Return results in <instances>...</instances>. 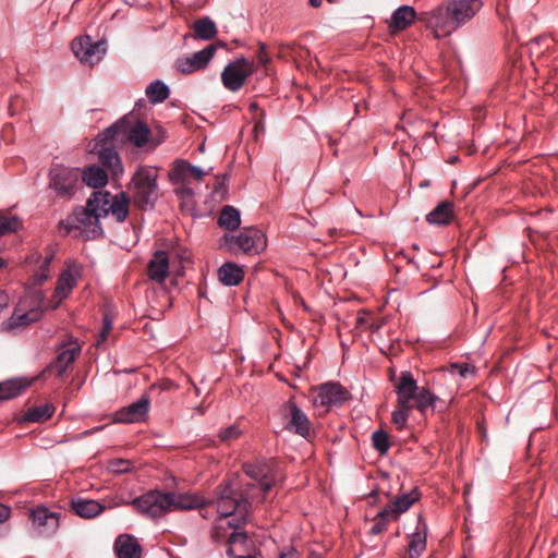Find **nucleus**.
Segmentation results:
<instances>
[{
  "label": "nucleus",
  "instance_id": "1",
  "mask_svg": "<svg viewBox=\"0 0 558 558\" xmlns=\"http://www.w3.org/2000/svg\"><path fill=\"white\" fill-rule=\"evenodd\" d=\"M482 7V0H451L445 5L421 12L418 21L432 29L436 38H445L468 24Z\"/></svg>",
  "mask_w": 558,
  "mask_h": 558
},
{
  "label": "nucleus",
  "instance_id": "2",
  "mask_svg": "<svg viewBox=\"0 0 558 558\" xmlns=\"http://www.w3.org/2000/svg\"><path fill=\"white\" fill-rule=\"evenodd\" d=\"M255 500L254 494L244 490L241 498L234 497V489L231 483L217 487V512L219 517L215 520V538H220L219 530L226 527L240 529L244 526L251 511V502Z\"/></svg>",
  "mask_w": 558,
  "mask_h": 558
},
{
  "label": "nucleus",
  "instance_id": "3",
  "mask_svg": "<svg viewBox=\"0 0 558 558\" xmlns=\"http://www.w3.org/2000/svg\"><path fill=\"white\" fill-rule=\"evenodd\" d=\"M107 194L102 191H95L88 197L84 208H78L72 217L59 222V228H63L66 233L74 229L80 230L84 240H92L104 234L100 219L106 218L105 209L99 206L108 204Z\"/></svg>",
  "mask_w": 558,
  "mask_h": 558
},
{
  "label": "nucleus",
  "instance_id": "4",
  "mask_svg": "<svg viewBox=\"0 0 558 558\" xmlns=\"http://www.w3.org/2000/svg\"><path fill=\"white\" fill-rule=\"evenodd\" d=\"M157 170L149 166L140 167L133 174V199L140 208L154 206L157 199Z\"/></svg>",
  "mask_w": 558,
  "mask_h": 558
},
{
  "label": "nucleus",
  "instance_id": "5",
  "mask_svg": "<svg viewBox=\"0 0 558 558\" xmlns=\"http://www.w3.org/2000/svg\"><path fill=\"white\" fill-rule=\"evenodd\" d=\"M49 187L59 198L70 201L80 186L81 169L76 167L53 166L48 174Z\"/></svg>",
  "mask_w": 558,
  "mask_h": 558
},
{
  "label": "nucleus",
  "instance_id": "6",
  "mask_svg": "<svg viewBox=\"0 0 558 558\" xmlns=\"http://www.w3.org/2000/svg\"><path fill=\"white\" fill-rule=\"evenodd\" d=\"M222 239L229 251L234 253L258 254L267 245L264 233L254 227L243 228L238 235L226 233Z\"/></svg>",
  "mask_w": 558,
  "mask_h": 558
},
{
  "label": "nucleus",
  "instance_id": "7",
  "mask_svg": "<svg viewBox=\"0 0 558 558\" xmlns=\"http://www.w3.org/2000/svg\"><path fill=\"white\" fill-rule=\"evenodd\" d=\"M150 131L146 123L137 121L131 124L125 118L120 119L105 130V137L110 136L113 141L123 142L128 138L136 147H143L149 137Z\"/></svg>",
  "mask_w": 558,
  "mask_h": 558
},
{
  "label": "nucleus",
  "instance_id": "8",
  "mask_svg": "<svg viewBox=\"0 0 558 558\" xmlns=\"http://www.w3.org/2000/svg\"><path fill=\"white\" fill-rule=\"evenodd\" d=\"M169 498L168 492L149 490L135 498L133 505L140 513L156 519L171 512Z\"/></svg>",
  "mask_w": 558,
  "mask_h": 558
},
{
  "label": "nucleus",
  "instance_id": "9",
  "mask_svg": "<svg viewBox=\"0 0 558 558\" xmlns=\"http://www.w3.org/2000/svg\"><path fill=\"white\" fill-rule=\"evenodd\" d=\"M119 141H113L110 136L105 137V131L98 134L93 151L97 154L100 163L108 168L116 177L123 173V166L117 151Z\"/></svg>",
  "mask_w": 558,
  "mask_h": 558
},
{
  "label": "nucleus",
  "instance_id": "10",
  "mask_svg": "<svg viewBox=\"0 0 558 558\" xmlns=\"http://www.w3.org/2000/svg\"><path fill=\"white\" fill-rule=\"evenodd\" d=\"M243 471L252 480V483L246 484L245 490L254 494L257 502L263 501L272 486V480L268 477V466L263 462L245 463Z\"/></svg>",
  "mask_w": 558,
  "mask_h": 558
},
{
  "label": "nucleus",
  "instance_id": "11",
  "mask_svg": "<svg viewBox=\"0 0 558 558\" xmlns=\"http://www.w3.org/2000/svg\"><path fill=\"white\" fill-rule=\"evenodd\" d=\"M253 73V64L244 57L228 63L221 72V82L230 92H238Z\"/></svg>",
  "mask_w": 558,
  "mask_h": 558
},
{
  "label": "nucleus",
  "instance_id": "12",
  "mask_svg": "<svg viewBox=\"0 0 558 558\" xmlns=\"http://www.w3.org/2000/svg\"><path fill=\"white\" fill-rule=\"evenodd\" d=\"M350 398L351 393L341 384L329 381L317 387L314 404L323 408L338 407Z\"/></svg>",
  "mask_w": 558,
  "mask_h": 558
},
{
  "label": "nucleus",
  "instance_id": "13",
  "mask_svg": "<svg viewBox=\"0 0 558 558\" xmlns=\"http://www.w3.org/2000/svg\"><path fill=\"white\" fill-rule=\"evenodd\" d=\"M82 347L77 339L71 337L68 341L62 342L57 351L56 360L48 366V371L53 373L57 377H61L65 374L69 365H71L78 354L81 353Z\"/></svg>",
  "mask_w": 558,
  "mask_h": 558
},
{
  "label": "nucleus",
  "instance_id": "14",
  "mask_svg": "<svg viewBox=\"0 0 558 558\" xmlns=\"http://www.w3.org/2000/svg\"><path fill=\"white\" fill-rule=\"evenodd\" d=\"M104 45L105 43H95L88 35H85L72 41V51L81 62L92 65L100 61L106 53Z\"/></svg>",
  "mask_w": 558,
  "mask_h": 558
},
{
  "label": "nucleus",
  "instance_id": "15",
  "mask_svg": "<svg viewBox=\"0 0 558 558\" xmlns=\"http://www.w3.org/2000/svg\"><path fill=\"white\" fill-rule=\"evenodd\" d=\"M216 47L209 45L202 50H198L191 56H183L175 60V69L183 74H191L207 68L214 56L216 54Z\"/></svg>",
  "mask_w": 558,
  "mask_h": 558
},
{
  "label": "nucleus",
  "instance_id": "16",
  "mask_svg": "<svg viewBox=\"0 0 558 558\" xmlns=\"http://www.w3.org/2000/svg\"><path fill=\"white\" fill-rule=\"evenodd\" d=\"M149 407L150 398L147 393H144L136 401L116 411L113 422L123 424L144 422L148 415Z\"/></svg>",
  "mask_w": 558,
  "mask_h": 558
},
{
  "label": "nucleus",
  "instance_id": "17",
  "mask_svg": "<svg viewBox=\"0 0 558 558\" xmlns=\"http://www.w3.org/2000/svg\"><path fill=\"white\" fill-rule=\"evenodd\" d=\"M29 517L32 519L33 527L40 536H50L59 527L60 514L49 511L46 507H38L31 510Z\"/></svg>",
  "mask_w": 558,
  "mask_h": 558
},
{
  "label": "nucleus",
  "instance_id": "18",
  "mask_svg": "<svg viewBox=\"0 0 558 558\" xmlns=\"http://www.w3.org/2000/svg\"><path fill=\"white\" fill-rule=\"evenodd\" d=\"M284 414L290 416L287 428L304 438L310 436V421L307 415L298 407L293 400L287 401L282 405Z\"/></svg>",
  "mask_w": 558,
  "mask_h": 558
},
{
  "label": "nucleus",
  "instance_id": "19",
  "mask_svg": "<svg viewBox=\"0 0 558 558\" xmlns=\"http://www.w3.org/2000/svg\"><path fill=\"white\" fill-rule=\"evenodd\" d=\"M170 511L203 509L211 504L198 494L168 492Z\"/></svg>",
  "mask_w": 558,
  "mask_h": 558
},
{
  "label": "nucleus",
  "instance_id": "20",
  "mask_svg": "<svg viewBox=\"0 0 558 558\" xmlns=\"http://www.w3.org/2000/svg\"><path fill=\"white\" fill-rule=\"evenodd\" d=\"M76 284V276L71 270L60 274L54 292L49 301V308L57 310L61 302L66 299Z\"/></svg>",
  "mask_w": 558,
  "mask_h": 558
},
{
  "label": "nucleus",
  "instance_id": "21",
  "mask_svg": "<svg viewBox=\"0 0 558 558\" xmlns=\"http://www.w3.org/2000/svg\"><path fill=\"white\" fill-rule=\"evenodd\" d=\"M420 388L410 372H402L396 386L398 404H411Z\"/></svg>",
  "mask_w": 558,
  "mask_h": 558
},
{
  "label": "nucleus",
  "instance_id": "22",
  "mask_svg": "<svg viewBox=\"0 0 558 558\" xmlns=\"http://www.w3.org/2000/svg\"><path fill=\"white\" fill-rule=\"evenodd\" d=\"M102 194L108 196V204L99 206L101 209H105L106 217L111 214L117 222H123L129 215V198L125 193L121 192L114 196H111L109 192H102Z\"/></svg>",
  "mask_w": 558,
  "mask_h": 558
},
{
  "label": "nucleus",
  "instance_id": "23",
  "mask_svg": "<svg viewBox=\"0 0 558 558\" xmlns=\"http://www.w3.org/2000/svg\"><path fill=\"white\" fill-rule=\"evenodd\" d=\"M420 14H416V11L411 5H401L397 8L388 21L389 29L393 32H401L410 27L415 20H418Z\"/></svg>",
  "mask_w": 558,
  "mask_h": 558
},
{
  "label": "nucleus",
  "instance_id": "24",
  "mask_svg": "<svg viewBox=\"0 0 558 558\" xmlns=\"http://www.w3.org/2000/svg\"><path fill=\"white\" fill-rule=\"evenodd\" d=\"M233 531L230 533L227 539V555L234 558H243L251 556L248 554V536L243 531V526L240 529L231 527Z\"/></svg>",
  "mask_w": 558,
  "mask_h": 558
},
{
  "label": "nucleus",
  "instance_id": "25",
  "mask_svg": "<svg viewBox=\"0 0 558 558\" xmlns=\"http://www.w3.org/2000/svg\"><path fill=\"white\" fill-rule=\"evenodd\" d=\"M148 277L162 283L169 276V257L165 251H157L153 254L147 265Z\"/></svg>",
  "mask_w": 558,
  "mask_h": 558
},
{
  "label": "nucleus",
  "instance_id": "26",
  "mask_svg": "<svg viewBox=\"0 0 558 558\" xmlns=\"http://www.w3.org/2000/svg\"><path fill=\"white\" fill-rule=\"evenodd\" d=\"M71 508L83 519H94L106 509V507L97 500L81 497L72 499Z\"/></svg>",
  "mask_w": 558,
  "mask_h": 558
},
{
  "label": "nucleus",
  "instance_id": "27",
  "mask_svg": "<svg viewBox=\"0 0 558 558\" xmlns=\"http://www.w3.org/2000/svg\"><path fill=\"white\" fill-rule=\"evenodd\" d=\"M114 549L118 558H141L142 554L141 545L129 534L118 536Z\"/></svg>",
  "mask_w": 558,
  "mask_h": 558
},
{
  "label": "nucleus",
  "instance_id": "28",
  "mask_svg": "<svg viewBox=\"0 0 558 558\" xmlns=\"http://www.w3.org/2000/svg\"><path fill=\"white\" fill-rule=\"evenodd\" d=\"M420 496L421 494L414 488L397 496L396 499L385 508L390 510L389 512L393 517V520H397L400 514L408 511L411 506L420 499Z\"/></svg>",
  "mask_w": 558,
  "mask_h": 558
},
{
  "label": "nucleus",
  "instance_id": "29",
  "mask_svg": "<svg viewBox=\"0 0 558 558\" xmlns=\"http://www.w3.org/2000/svg\"><path fill=\"white\" fill-rule=\"evenodd\" d=\"M43 310L39 307L32 308L24 313H19L17 311H15L12 314V316L7 322L3 323V329L11 330L20 326L29 325L31 323L39 320Z\"/></svg>",
  "mask_w": 558,
  "mask_h": 558
},
{
  "label": "nucleus",
  "instance_id": "30",
  "mask_svg": "<svg viewBox=\"0 0 558 558\" xmlns=\"http://www.w3.org/2000/svg\"><path fill=\"white\" fill-rule=\"evenodd\" d=\"M218 278L225 286L233 287L243 280L244 271L235 263H225L218 269Z\"/></svg>",
  "mask_w": 558,
  "mask_h": 558
},
{
  "label": "nucleus",
  "instance_id": "31",
  "mask_svg": "<svg viewBox=\"0 0 558 558\" xmlns=\"http://www.w3.org/2000/svg\"><path fill=\"white\" fill-rule=\"evenodd\" d=\"M81 180L89 187L100 189L108 182L107 172L99 166H89L81 171Z\"/></svg>",
  "mask_w": 558,
  "mask_h": 558
},
{
  "label": "nucleus",
  "instance_id": "32",
  "mask_svg": "<svg viewBox=\"0 0 558 558\" xmlns=\"http://www.w3.org/2000/svg\"><path fill=\"white\" fill-rule=\"evenodd\" d=\"M452 215L453 204L445 201L439 203L429 214H427L426 220L430 225H447L451 220Z\"/></svg>",
  "mask_w": 558,
  "mask_h": 558
},
{
  "label": "nucleus",
  "instance_id": "33",
  "mask_svg": "<svg viewBox=\"0 0 558 558\" xmlns=\"http://www.w3.org/2000/svg\"><path fill=\"white\" fill-rule=\"evenodd\" d=\"M416 409L423 414L434 413L436 402L439 400L437 396L432 393L428 388L421 387L413 399Z\"/></svg>",
  "mask_w": 558,
  "mask_h": 558
},
{
  "label": "nucleus",
  "instance_id": "34",
  "mask_svg": "<svg viewBox=\"0 0 558 558\" xmlns=\"http://www.w3.org/2000/svg\"><path fill=\"white\" fill-rule=\"evenodd\" d=\"M192 28L194 31V37L198 39L210 40L217 35L216 23L209 16L196 20Z\"/></svg>",
  "mask_w": 558,
  "mask_h": 558
},
{
  "label": "nucleus",
  "instance_id": "35",
  "mask_svg": "<svg viewBox=\"0 0 558 558\" xmlns=\"http://www.w3.org/2000/svg\"><path fill=\"white\" fill-rule=\"evenodd\" d=\"M218 225L229 231H233L241 225L240 211L233 206H225L218 219Z\"/></svg>",
  "mask_w": 558,
  "mask_h": 558
},
{
  "label": "nucleus",
  "instance_id": "36",
  "mask_svg": "<svg viewBox=\"0 0 558 558\" xmlns=\"http://www.w3.org/2000/svg\"><path fill=\"white\" fill-rule=\"evenodd\" d=\"M145 93L151 104H160L169 97L170 89L166 83L156 80L146 87Z\"/></svg>",
  "mask_w": 558,
  "mask_h": 558
},
{
  "label": "nucleus",
  "instance_id": "37",
  "mask_svg": "<svg viewBox=\"0 0 558 558\" xmlns=\"http://www.w3.org/2000/svg\"><path fill=\"white\" fill-rule=\"evenodd\" d=\"M54 413V407L51 403H44L37 407H33L27 410L24 414L26 422L38 423L44 422L52 416Z\"/></svg>",
  "mask_w": 558,
  "mask_h": 558
},
{
  "label": "nucleus",
  "instance_id": "38",
  "mask_svg": "<svg viewBox=\"0 0 558 558\" xmlns=\"http://www.w3.org/2000/svg\"><path fill=\"white\" fill-rule=\"evenodd\" d=\"M190 162L184 159H178L173 162L169 171V179L173 184L187 182L190 177Z\"/></svg>",
  "mask_w": 558,
  "mask_h": 558
},
{
  "label": "nucleus",
  "instance_id": "39",
  "mask_svg": "<svg viewBox=\"0 0 558 558\" xmlns=\"http://www.w3.org/2000/svg\"><path fill=\"white\" fill-rule=\"evenodd\" d=\"M426 548V533L414 532L410 536L408 551L410 558H418Z\"/></svg>",
  "mask_w": 558,
  "mask_h": 558
},
{
  "label": "nucleus",
  "instance_id": "40",
  "mask_svg": "<svg viewBox=\"0 0 558 558\" xmlns=\"http://www.w3.org/2000/svg\"><path fill=\"white\" fill-rule=\"evenodd\" d=\"M389 511L390 510L384 508L375 515L374 523L371 527V534L378 535L386 530L388 522L393 520V517Z\"/></svg>",
  "mask_w": 558,
  "mask_h": 558
},
{
  "label": "nucleus",
  "instance_id": "41",
  "mask_svg": "<svg viewBox=\"0 0 558 558\" xmlns=\"http://www.w3.org/2000/svg\"><path fill=\"white\" fill-rule=\"evenodd\" d=\"M373 448L380 454H386L390 448L387 433L381 429L375 430L372 435Z\"/></svg>",
  "mask_w": 558,
  "mask_h": 558
},
{
  "label": "nucleus",
  "instance_id": "42",
  "mask_svg": "<svg viewBox=\"0 0 558 558\" xmlns=\"http://www.w3.org/2000/svg\"><path fill=\"white\" fill-rule=\"evenodd\" d=\"M412 410L411 404L399 405L398 409L393 410L391 413L392 423L397 426L398 429H402L410 416Z\"/></svg>",
  "mask_w": 558,
  "mask_h": 558
},
{
  "label": "nucleus",
  "instance_id": "43",
  "mask_svg": "<svg viewBox=\"0 0 558 558\" xmlns=\"http://www.w3.org/2000/svg\"><path fill=\"white\" fill-rule=\"evenodd\" d=\"M53 258V254H49L45 257L43 264L38 267L33 276L34 284H41L49 278L50 263Z\"/></svg>",
  "mask_w": 558,
  "mask_h": 558
},
{
  "label": "nucleus",
  "instance_id": "44",
  "mask_svg": "<svg viewBox=\"0 0 558 558\" xmlns=\"http://www.w3.org/2000/svg\"><path fill=\"white\" fill-rule=\"evenodd\" d=\"M21 391H22V386L14 380H9L7 383L0 384V392H1L0 398L2 400H9V399L15 398L21 393Z\"/></svg>",
  "mask_w": 558,
  "mask_h": 558
},
{
  "label": "nucleus",
  "instance_id": "45",
  "mask_svg": "<svg viewBox=\"0 0 558 558\" xmlns=\"http://www.w3.org/2000/svg\"><path fill=\"white\" fill-rule=\"evenodd\" d=\"M21 227V220L16 216H0V235L15 232Z\"/></svg>",
  "mask_w": 558,
  "mask_h": 558
},
{
  "label": "nucleus",
  "instance_id": "46",
  "mask_svg": "<svg viewBox=\"0 0 558 558\" xmlns=\"http://www.w3.org/2000/svg\"><path fill=\"white\" fill-rule=\"evenodd\" d=\"M241 436V429L238 425L233 424L223 429H221L218 434L220 441L228 442L234 439H238Z\"/></svg>",
  "mask_w": 558,
  "mask_h": 558
},
{
  "label": "nucleus",
  "instance_id": "47",
  "mask_svg": "<svg viewBox=\"0 0 558 558\" xmlns=\"http://www.w3.org/2000/svg\"><path fill=\"white\" fill-rule=\"evenodd\" d=\"M111 329L112 320L108 315H105L102 319V328L96 342L97 347H100L107 340V336L111 331Z\"/></svg>",
  "mask_w": 558,
  "mask_h": 558
},
{
  "label": "nucleus",
  "instance_id": "48",
  "mask_svg": "<svg viewBox=\"0 0 558 558\" xmlns=\"http://www.w3.org/2000/svg\"><path fill=\"white\" fill-rule=\"evenodd\" d=\"M180 186H178L175 189V194L180 197V198H187V197H192L194 195V191L193 189L189 185V182H184V183H179Z\"/></svg>",
  "mask_w": 558,
  "mask_h": 558
},
{
  "label": "nucleus",
  "instance_id": "49",
  "mask_svg": "<svg viewBox=\"0 0 558 558\" xmlns=\"http://www.w3.org/2000/svg\"><path fill=\"white\" fill-rule=\"evenodd\" d=\"M131 468V462L128 460H117L111 463V469L117 473L128 472Z\"/></svg>",
  "mask_w": 558,
  "mask_h": 558
},
{
  "label": "nucleus",
  "instance_id": "50",
  "mask_svg": "<svg viewBox=\"0 0 558 558\" xmlns=\"http://www.w3.org/2000/svg\"><path fill=\"white\" fill-rule=\"evenodd\" d=\"M190 177L195 178L196 180L201 181L203 177L206 174L205 171L197 167L190 163Z\"/></svg>",
  "mask_w": 558,
  "mask_h": 558
},
{
  "label": "nucleus",
  "instance_id": "51",
  "mask_svg": "<svg viewBox=\"0 0 558 558\" xmlns=\"http://www.w3.org/2000/svg\"><path fill=\"white\" fill-rule=\"evenodd\" d=\"M11 514V509L3 504H0V523L5 522Z\"/></svg>",
  "mask_w": 558,
  "mask_h": 558
},
{
  "label": "nucleus",
  "instance_id": "52",
  "mask_svg": "<svg viewBox=\"0 0 558 558\" xmlns=\"http://www.w3.org/2000/svg\"><path fill=\"white\" fill-rule=\"evenodd\" d=\"M453 367L458 371L461 377H466L470 372L468 364H453Z\"/></svg>",
  "mask_w": 558,
  "mask_h": 558
},
{
  "label": "nucleus",
  "instance_id": "53",
  "mask_svg": "<svg viewBox=\"0 0 558 558\" xmlns=\"http://www.w3.org/2000/svg\"><path fill=\"white\" fill-rule=\"evenodd\" d=\"M8 304L9 295L4 291L0 290V313L8 306Z\"/></svg>",
  "mask_w": 558,
  "mask_h": 558
},
{
  "label": "nucleus",
  "instance_id": "54",
  "mask_svg": "<svg viewBox=\"0 0 558 558\" xmlns=\"http://www.w3.org/2000/svg\"><path fill=\"white\" fill-rule=\"evenodd\" d=\"M280 558H299V554L294 548H289L281 553Z\"/></svg>",
  "mask_w": 558,
  "mask_h": 558
},
{
  "label": "nucleus",
  "instance_id": "55",
  "mask_svg": "<svg viewBox=\"0 0 558 558\" xmlns=\"http://www.w3.org/2000/svg\"><path fill=\"white\" fill-rule=\"evenodd\" d=\"M268 60H269V58H268V56L266 53L265 46L263 45L260 47L259 52H258V61L262 64H266L268 62Z\"/></svg>",
  "mask_w": 558,
  "mask_h": 558
},
{
  "label": "nucleus",
  "instance_id": "56",
  "mask_svg": "<svg viewBox=\"0 0 558 558\" xmlns=\"http://www.w3.org/2000/svg\"><path fill=\"white\" fill-rule=\"evenodd\" d=\"M227 192V185L226 183L222 181V182H218L215 187H214V193L216 194H225Z\"/></svg>",
  "mask_w": 558,
  "mask_h": 558
},
{
  "label": "nucleus",
  "instance_id": "57",
  "mask_svg": "<svg viewBox=\"0 0 558 558\" xmlns=\"http://www.w3.org/2000/svg\"><path fill=\"white\" fill-rule=\"evenodd\" d=\"M310 4L314 8H318L322 5L323 0H308Z\"/></svg>",
  "mask_w": 558,
  "mask_h": 558
},
{
  "label": "nucleus",
  "instance_id": "58",
  "mask_svg": "<svg viewBox=\"0 0 558 558\" xmlns=\"http://www.w3.org/2000/svg\"><path fill=\"white\" fill-rule=\"evenodd\" d=\"M251 108L255 110L257 108V105L255 102H253V104H251Z\"/></svg>",
  "mask_w": 558,
  "mask_h": 558
},
{
  "label": "nucleus",
  "instance_id": "59",
  "mask_svg": "<svg viewBox=\"0 0 558 558\" xmlns=\"http://www.w3.org/2000/svg\"><path fill=\"white\" fill-rule=\"evenodd\" d=\"M203 518H207V512H201Z\"/></svg>",
  "mask_w": 558,
  "mask_h": 558
},
{
  "label": "nucleus",
  "instance_id": "60",
  "mask_svg": "<svg viewBox=\"0 0 558 558\" xmlns=\"http://www.w3.org/2000/svg\"><path fill=\"white\" fill-rule=\"evenodd\" d=\"M4 263L3 260L0 258V268L3 267Z\"/></svg>",
  "mask_w": 558,
  "mask_h": 558
},
{
  "label": "nucleus",
  "instance_id": "61",
  "mask_svg": "<svg viewBox=\"0 0 558 558\" xmlns=\"http://www.w3.org/2000/svg\"><path fill=\"white\" fill-rule=\"evenodd\" d=\"M195 391L197 395H199V389L197 387H195Z\"/></svg>",
  "mask_w": 558,
  "mask_h": 558
},
{
  "label": "nucleus",
  "instance_id": "62",
  "mask_svg": "<svg viewBox=\"0 0 558 558\" xmlns=\"http://www.w3.org/2000/svg\"><path fill=\"white\" fill-rule=\"evenodd\" d=\"M328 2H332L333 0H327Z\"/></svg>",
  "mask_w": 558,
  "mask_h": 558
}]
</instances>
